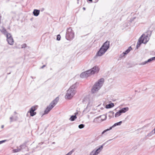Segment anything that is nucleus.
Segmentation results:
<instances>
[{"instance_id":"1","label":"nucleus","mask_w":155,"mask_h":155,"mask_svg":"<svg viewBox=\"0 0 155 155\" xmlns=\"http://www.w3.org/2000/svg\"><path fill=\"white\" fill-rule=\"evenodd\" d=\"M77 87V83H76L71 86L67 91L65 95L66 99H71L76 93V89Z\"/></svg>"},{"instance_id":"2","label":"nucleus","mask_w":155,"mask_h":155,"mask_svg":"<svg viewBox=\"0 0 155 155\" xmlns=\"http://www.w3.org/2000/svg\"><path fill=\"white\" fill-rule=\"evenodd\" d=\"M99 68L98 67L94 66L91 69L82 73L80 77L82 78H87L91 75L98 72Z\"/></svg>"},{"instance_id":"3","label":"nucleus","mask_w":155,"mask_h":155,"mask_svg":"<svg viewBox=\"0 0 155 155\" xmlns=\"http://www.w3.org/2000/svg\"><path fill=\"white\" fill-rule=\"evenodd\" d=\"M109 47V42L108 41H106L100 48L96 54V56H101L107 51Z\"/></svg>"},{"instance_id":"4","label":"nucleus","mask_w":155,"mask_h":155,"mask_svg":"<svg viewBox=\"0 0 155 155\" xmlns=\"http://www.w3.org/2000/svg\"><path fill=\"white\" fill-rule=\"evenodd\" d=\"M104 82V79L101 78L93 86L91 92L94 93L99 90L102 86Z\"/></svg>"},{"instance_id":"5","label":"nucleus","mask_w":155,"mask_h":155,"mask_svg":"<svg viewBox=\"0 0 155 155\" xmlns=\"http://www.w3.org/2000/svg\"><path fill=\"white\" fill-rule=\"evenodd\" d=\"M83 103L86 105V107L84 109V111H89L92 105V101L88 97L84 98L83 101Z\"/></svg>"},{"instance_id":"6","label":"nucleus","mask_w":155,"mask_h":155,"mask_svg":"<svg viewBox=\"0 0 155 155\" xmlns=\"http://www.w3.org/2000/svg\"><path fill=\"white\" fill-rule=\"evenodd\" d=\"M74 33L71 28L67 29L66 33V38L68 40H72L74 37Z\"/></svg>"},{"instance_id":"7","label":"nucleus","mask_w":155,"mask_h":155,"mask_svg":"<svg viewBox=\"0 0 155 155\" xmlns=\"http://www.w3.org/2000/svg\"><path fill=\"white\" fill-rule=\"evenodd\" d=\"M59 98L57 97L53 100L50 104L49 106L47 107V109L50 111L51 109L56 104L59 100Z\"/></svg>"},{"instance_id":"8","label":"nucleus","mask_w":155,"mask_h":155,"mask_svg":"<svg viewBox=\"0 0 155 155\" xmlns=\"http://www.w3.org/2000/svg\"><path fill=\"white\" fill-rule=\"evenodd\" d=\"M104 144L100 146L98 149H94L91 151L89 155H97L102 150Z\"/></svg>"},{"instance_id":"9","label":"nucleus","mask_w":155,"mask_h":155,"mask_svg":"<svg viewBox=\"0 0 155 155\" xmlns=\"http://www.w3.org/2000/svg\"><path fill=\"white\" fill-rule=\"evenodd\" d=\"M149 39L148 35L143 34L140 38V40L143 43L145 44L147 43Z\"/></svg>"},{"instance_id":"10","label":"nucleus","mask_w":155,"mask_h":155,"mask_svg":"<svg viewBox=\"0 0 155 155\" xmlns=\"http://www.w3.org/2000/svg\"><path fill=\"white\" fill-rule=\"evenodd\" d=\"M155 60V57L151 58L148 59L147 61H144L139 64L140 65H143L147 64L152 61Z\"/></svg>"},{"instance_id":"11","label":"nucleus","mask_w":155,"mask_h":155,"mask_svg":"<svg viewBox=\"0 0 155 155\" xmlns=\"http://www.w3.org/2000/svg\"><path fill=\"white\" fill-rule=\"evenodd\" d=\"M6 40L9 45H12L13 44L14 40L12 37L10 38L9 39H6Z\"/></svg>"},{"instance_id":"12","label":"nucleus","mask_w":155,"mask_h":155,"mask_svg":"<svg viewBox=\"0 0 155 155\" xmlns=\"http://www.w3.org/2000/svg\"><path fill=\"white\" fill-rule=\"evenodd\" d=\"M129 108L128 107H125L122 108L120 110L122 114L126 112L129 110Z\"/></svg>"},{"instance_id":"13","label":"nucleus","mask_w":155,"mask_h":155,"mask_svg":"<svg viewBox=\"0 0 155 155\" xmlns=\"http://www.w3.org/2000/svg\"><path fill=\"white\" fill-rule=\"evenodd\" d=\"M40 10L37 9H34L33 12L34 15L35 16H37L40 13Z\"/></svg>"},{"instance_id":"14","label":"nucleus","mask_w":155,"mask_h":155,"mask_svg":"<svg viewBox=\"0 0 155 155\" xmlns=\"http://www.w3.org/2000/svg\"><path fill=\"white\" fill-rule=\"evenodd\" d=\"M0 31L5 36L8 33V32L6 31V30L4 28H3L2 29H0Z\"/></svg>"},{"instance_id":"15","label":"nucleus","mask_w":155,"mask_h":155,"mask_svg":"<svg viewBox=\"0 0 155 155\" xmlns=\"http://www.w3.org/2000/svg\"><path fill=\"white\" fill-rule=\"evenodd\" d=\"M23 146V145H21L19 147H20V148H18L17 149L13 150V152L14 153H16V152H19L21 150V149H22V147Z\"/></svg>"},{"instance_id":"16","label":"nucleus","mask_w":155,"mask_h":155,"mask_svg":"<svg viewBox=\"0 0 155 155\" xmlns=\"http://www.w3.org/2000/svg\"><path fill=\"white\" fill-rule=\"evenodd\" d=\"M18 119V117L16 116H12V117H10V122H12L14 121H16Z\"/></svg>"},{"instance_id":"17","label":"nucleus","mask_w":155,"mask_h":155,"mask_svg":"<svg viewBox=\"0 0 155 155\" xmlns=\"http://www.w3.org/2000/svg\"><path fill=\"white\" fill-rule=\"evenodd\" d=\"M78 114V113H75L74 115L71 116V117L69 118V120L71 121H74L75 119L77 118V117L76 115Z\"/></svg>"},{"instance_id":"18","label":"nucleus","mask_w":155,"mask_h":155,"mask_svg":"<svg viewBox=\"0 0 155 155\" xmlns=\"http://www.w3.org/2000/svg\"><path fill=\"white\" fill-rule=\"evenodd\" d=\"M122 123V121H120L118 122L115 123L112 127H111V129H112V128L114 127L120 125Z\"/></svg>"},{"instance_id":"19","label":"nucleus","mask_w":155,"mask_h":155,"mask_svg":"<svg viewBox=\"0 0 155 155\" xmlns=\"http://www.w3.org/2000/svg\"><path fill=\"white\" fill-rule=\"evenodd\" d=\"M114 106V103H110L107 104L106 106V108H109L113 107Z\"/></svg>"},{"instance_id":"20","label":"nucleus","mask_w":155,"mask_h":155,"mask_svg":"<svg viewBox=\"0 0 155 155\" xmlns=\"http://www.w3.org/2000/svg\"><path fill=\"white\" fill-rule=\"evenodd\" d=\"M154 132L153 130L151 131L149 133L147 134L146 136V137L148 138L151 136L153 134H154Z\"/></svg>"},{"instance_id":"21","label":"nucleus","mask_w":155,"mask_h":155,"mask_svg":"<svg viewBox=\"0 0 155 155\" xmlns=\"http://www.w3.org/2000/svg\"><path fill=\"white\" fill-rule=\"evenodd\" d=\"M121 113L119 110L118 112H116L115 114V117H118L121 114Z\"/></svg>"},{"instance_id":"22","label":"nucleus","mask_w":155,"mask_h":155,"mask_svg":"<svg viewBox=\"0 0 155 155\" xmlns=\"http://www.w3.org/2000/svg\"><path fill=\"white\" fill-rule=\"evenodd\" d=\"M132 49V48L130 46L125 51V52H124L125 53V54H127Z\"/></svg>"},{"instance_id":"23","label":"nucleus","mask_w":155,"mask_h":155,"mask_svg":"<svg viewBox=\"0 0 155 155\" xmlns=\"http://www.w3.org/2000/svg\"><path fill=\"white\" fill-rule=\"evenodd\" d=\"M36 110V107L35 106H32L31 107L30 110L29 111H28V112H34L35 110Z\"/></svg>"},{"instance_id":"24","label":"nucleus","mask_w":155,"mask_h":155,"mask_svg":"<svg viewBox=\"0 0 155 155\" xmlns=\"http://www.w3.org/2000/svg\"><path fill=\"white\" fill-rule=\"evenodd\" d=\"M143 43V42H142L140 40V38H139L138 40V41L137 42V48H138L140 46V44Z\"/></svg>"},{"instance_id":"25","label":"nucleus","mask_w":155,"mask_h":155,"mask_svg":"<svg viewBox=\"0 0 155 155\" xmlns=\"http://www.w3.org/2000/svg\"><path fill=\"white\" fill-rule=\"evenodd\" d=\"M111 129V127H110V128L109 129H107L106 130H104V131H103L101 133V135H103V134H104V133H105L106 132H107V131H109Z\"/></svg>"},{"instance_id":"26","label":"nucleus","mask_w":155,"mask_h":155,"mask_svg":"<svg viewBox=\"0 0 155 155\" xmlns=\"http://www.w3.org/2000/svg\"><path fill=\"white\" fill-rule=\"evenodd\" d=\"M101 117V116H100L99 117ZM101 117H102L103 118L101 119V121L104 120H106L107 118V116H106L105 115H103L101 116Z\"/></svg>"},{"instance_id":"27","label":"nucleus","mask_w":155,"mask_h":155,"mask_svg":"<svg viewBox=\"0 0 155 155\" xmlns=\"http://www.w3.org/2000/svg\"><path fill=\"white\" fill-rule=\"evenodd\" d=\"M6 37V39H9L10 38H11V37H12V36L11 34L8 33L7 35H6L5 36Z\"/></svg>"},{"instance_id":"28","label":"nucleus","mask_w":155,"mask_h":155,"mask_svg":"<svg viewBox=\"0 0 155 155\" xmlns=\"http://www.w3.org/2000/svg\"><path fill=\"white\" fill-rule=\"evenodd\" d=\"M99 117H96V118H95L93 121V122L94 123H99V122H101V121H99L98 120V118Z\"/></svg>"},{"instance_id":"29","label":"nucleus","mask_w":155,"mask_h":155,"mask_svg":"<svg viewBox=\"0 0 155 155\" xmlns=\"http://www.w3.org/2000/svg\"><path fill=\"white\" fill-rule=\"evenodd\" d=\"M49 112V110H48V109H47L46 108L45 110L44 111V113L43 114L42 116L45 114H47L48 113V112Z\"/></svg>"},{"instance_id":"30","label":"nucleus","mask_w":155,"mask_h":155,"mask_svg":"<svg viewBox=\"0 0 155 155\" xmlns=\"http://www.w3.org/2000/svg\"><path fill=\"white\" fill-rule=\"evenodd\" d=\"M29 113H30V115L31 116H34L36 114V112H29Z\"/></svg>"},{"instance_id":"31","label":"nucleus","mask_w":155,"mask_h":155,"mask_svg":"<svg viewBox=\"0 0 155 155\" xmlns=\"http://www.w3.org/2000/svg\"><path fill=\"white\" fill-rule=\"evenodd\" d=\"M84 125L83 124H81L78 126V127L80 129H82L84 127Z\"/></svg>"},{"instance_id":"32","label":"nucleus","mask_w":155,"mask_h":155,"mask_svg":"<svg viewBox=\"0 0 155 155\" xmlns=\"http://www.w3.org/2000/svg\"><path fill=\"white\" fill-rule=\"evenodd\" d=\"M61 36L60 35H58L57 36V40L58 41H59L60 40Z\"/></svg>"},{"instance_id":"33","label":"nucleus","mask_w":155,"mask_h":155,"mask_svg":"<svg viewBox=\"0 0 155 155\" xmlns=\"http://www.w3.org/2000/svg\"><path fill=\"white\" fill-rule=\"evenodd\" d=\"M125 55V53L123 52L120 55V58L123 57Z\"/></svg>"},{"instance_id":"34","label":"nucleus","mask_w":155,"mask_h":155,"mask_svg":"<svg viewBox=\"0 0 155 155\" xmlns=\"http://www.w3.org/2000/svg\"><path fill=\"white\" fill-rule=\"evenodd\" d=\"M26 45L25 44H24L21 45V48H25L26 47Z\"/></svg>"},{"instance_id":"35","label":"nucleus","mask_w":155,"mask_h":155,"mask_svg":"<svg viewBox=\"0 0 155 155\" xmlns=\"http://www.w3.org/2000/svg\"><path fill=\"white\" fill-rule=\"evenodd\" d=\"M75 149H72L71 151H70V152H69V153H71V154L74 151H75Z\"/></svg>"},{"instance_id":"36","label":"nucleus","mask_w":155,"mask_h":155,"mask_svg":"<svg viewBox=\"0 0 155 155\" xmlns=\"http://www.w3.org/2000/svg\"><path fill=\"white\" fill-rule=\"evenodd\" d=\"M6 141V140H4L0 141V144L5 142Z\"/></svg>"},{"instance_id":"37","label":"nucleus","mask_w":155,"mask_h":155,"mask_svg":"<svg viewBox=\"0 0 155 155\" xmlns=\"http://www.w3.org/2000/svg\"><path fill=\"white\" fill-rule=\"evenodd\" d=\"M113 140V139H110V140H108L107 142H106V143H107V142H108L109 141H111V140Z\"/></svg>"},{"instance_id":"38","label":"nucleus","mask_w":155,"mask_h":155,"mask_svg":"<svg viewBox=\"0 0 155 155\" xmlns=\"http://www.w3.org/2000/svg\"><path fill=\"white\" fill-rule=\"evenodd\" d=\"M71 155V153H70L69 152L66 155Z\"/></svg>"},{"instance_id":"39","label":"nucleus","mask_w":155,"mask_h":155,"mask_svg":"<svg viewBox=\"0 0 155 155\" xmlns=\"http://www.w3.org/2000/svg\"><path fill=\"white\" fill-rule=\"evenodd\" d=\"M45 65H43L41 67V68H43L44 67H45Z\"/></svg>"},{"instance_id":"40","label":"nucleus","mask_w":155,"mask_h":155,"mask_svg":"<svg viewBox=\"0 0 155 155\" xmlns=\"http://www.w3.org/2000/svg\"><path fill=\"white\" fill-rule=\"evenodd\" d=\"M153 130V131L154 132V134H155V128H154V129Z\"/></svg>"},{"instance_id":"41","label":"nucleus","mask_w":155,"mask_h":155,"mask_svg":"<svg viewBox=\"0 0 155 155\" xmlns=\"http://www.w3.org/2000/svg\"><path fill=\"white\" fill-rule=\"evenodd\" d=\"M4 127V125H2V126H1V128H3Z\"/></svg>"},{"instance_id":"42","label":"nucleus","mask_w":155,"mask_h":155,"mask_svg":"<svg viewBox=\"0 0 155 155\" xmlns=\"http://www.w3.org/2000/svg\"><path fill=\"white\" fill-rule=\"evenodd\" d=\"M83 9L84 10H85V8H84V7H83Z\"/></svg>"},{"instance_id":"43","label":"nucleus","mask_w":155,"mask_h":155,"mask_svg":"<svg viewBox=\"0 0 155 155\" xmlns=\"http://www.w3.org/2000/svg\"><path fill=\"white\" fill-rule=\"evenodd\" d=\"M14 114H17V113H16V112L15 111V112H14Z\"/></svg>"}]
</instances>
